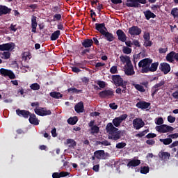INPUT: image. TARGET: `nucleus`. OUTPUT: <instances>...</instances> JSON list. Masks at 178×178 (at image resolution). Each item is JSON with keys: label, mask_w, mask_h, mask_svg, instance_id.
<instances>
[{"label": "nucleus", "mask_w": 178, "mask_h": 178, "mask_svg": "<svg viewBox=\"0 0 178 178\" xmlns=\"http://www.w3.org/2000/svg\"><path fill=\"white\" fill-rule=\"evenodd\" d=\"M102 35L105 38V40H107L108 42H112L115 40V37L113 36V33H109L108 31H106Z\"/></svg>", "instance_id": "24"}, {"label": "nucleus", "mask_w": 178, "mask_h": 178, "mask_svg": "<svg viewBox=\"0 0 178 178\" xmlns=\"http://www.w3.org/2000/svg\"><path fill=\"white\" fill-rule=\"evenodd\" d=\"M62 19V15L60 14H56L54 15V21H59Z\"/></svg>", "instance_id": "50"}, {"label": "nucleus", "mask_w": 178, "mask_h": 178, "mask_svg": "<svg viewBox=\"0 0 178 178\" xmlns=\"http://www.w3.org/2000/svg\"><path fill=\"white\" fill-rule=\"evenodd\" d=\"M74 110L77 113H81L84 112V104L83 102H78L75 107Z\"/></svg>", "instance_id": "23"}, {"label": "nucleus", "mask_w": 178, "mask_h": 178, "mask_svg": "<svg viewBox=\"0 0 178 178\" xmlns=\"http://www.w3.org/2000/svg\"><path fill=\"white\" fill-rule=\"evenodd\" d=\"M156 137V135L155 134H148L147 136H146V138H148V139H150V138H154Z\"/></svg>", "instance_id": "58"}, {"label": "nucleus", "mask_w": 178, "mask_h": 178, "mask_svg": "<svg viewBox=\"0 0 178 178\" xmlns=\"http://www.w3.org/2000/svg\"><path fill=\"white\" fill-rule=\"evenodd\" d=\"M49 95L56 99H59L63 97V95L59 92H50Z\"/></svg>", "instance_id": "35"}, {"label": "nucleus", "mask_w": 178, "mask_h": 178, "mask_svg": "<svg viewBox=\"0 0 178 178\" xmlns=\"http://www.w3.org/2000/svg\"><path fill=\"white\" fill-rule=\"evenodd\" d=\"M150 105H151L150 102H145V101H141V102H137L136 106L139 109L146 110L148 108H149Z\"/></svg>", "instance_id": "17"}, {"label": "nucleus", "mask_w": 178, "mask_h": 178, "mask_svg": "<svg viewBox=\"0 0 178 178\" xmlns=\"http://www.w3.org/2000/svg\"><path fill=\"white\" fill-rule=\"evenodd\" d=\"M168 120L170 124H173L175 122V117H172V115H169L168 117Z\"/></svg>", "instance_id": "51"}, {"label": "nucleus", "mask_w": 178, "mask_h": 178, "mask_svg": "<svg viewBox=\"0 0 178 178\" xmlns=\"http://www.w3.org/2000/svg\"><path fill=\"white\" fill-rule=\"evenodd\" d=\"M111 80H113L116 86H120L122 88H116V94L122 95V93L126 94L127 92V81H124L123 79L120 75H113Z\"/></svg>", "instance_id": "2"}, {"label": "nucleus", "mask_w": 178, "mask_h": 178, "mask_svg": "<svg viewBox=\"0 0 178 178\" xmlns=\"http://www.w3.org/2000/svg\"><path fill=\"white\" fill-rule=\"evenodd\" d=\"M95 29L96 30L100 33V34H103L104 33L106 32V31H107V29L106 27V24L105 23H102V24H98L97 23L96 24H95Z\"/></svg>", "instance_id": "20"}, {"label": "nucleus", "mask_w": 178, "mask_h": 178, "mask_svg": "<svg viewBox=\"0 0 178 178\" xmlns=\"http://www.w3.org/2000/svg\"><path fill=\"white\" fill-rule=\"evenodd\" d=\"M171 15L174 18H178V8H173L171 10Z\"/></svg>", "instance_id": "44"}, {"label": "nucleus", "mask_w": 178, "mask_h": 178, "mask_svg": "<svg viewBox=\"0 0 178 178\" xmlns=\"http://www.w3.org/2000/svg\"><path fill=\"white\" fill-rule=\"evenodd\" d=\"M124 73L127 76H134L135 74L133 64L127 65V67L124 68Z\"/></svg>", "instance_id": "21"}, {"label": "nucleus", "mask_w": 178, "mask_h": 178, "mask_svg": "<svg viewBox=\"0 0 178 178\" xmlns=\"http://www.w3.org/2000/svg\"><path fill=\"white\" fill-rule=\"evenodd\" d=\"M30 88L33 91H38L40 89V86L38 83H33L31 85Z\"/></svg>", "instance_id": "39"}, {"label": "nucleus", "mask_w": 178, "mask_h": 178, "mask_svg": "<svg viewBox=\"0 0 178 178\" xmlns=\"http://www.w3.org/2000/svg\"><path fill=\"white\" fill-rule=\"evenodd\" d=\"M72 72H74V73H79L81 72V70L79 68H78L77 67H72Z\"/></svg>", "instance_id": "59"}, {"label": "nucleus", "mask_w": 178, "mask_h": 178, "mask_svg": "<svg viewBox=\"0 0 178 178\" xmlns=\"http://www.w3.org/2000/svg\"><path fill=\"white\" fill-rule=\"evenodd\" d=\"M165 84V81L163 80L155 84L152 88V97H153L156 95L158 91H159L163 86Z\"/></svg>", "instance_id": "11"}, {"label": "nucleus", "mask_w": 178, "mask_h": 178, "mask_svg": "<svg viewBox=\"0 0 178 178\" xmlns=\"http://www.w3.org/2000/svg\"><path fill=\"white\" fill-rule=\"evenodd\" d=\"M53 178H61L60 175L58 172H54L52 175Z\"/></svg>", "instance_id": "63"}, {"label": "nucleus", "mask_w": 178, "mask_h": 178, "mask_svg": "<svg viewBox=\"0 0 178 178\" xmlns=\"http://www.w3.org/2000/svg\"><path fill=\"white\" fill-rule=\"evenodd\" d=\"M120 61L122 63V64H125L126 63L127 66L131 65L130 57L128 56L121 55L120 56Z\"/></svg>", "instance_id": "26"}, {"label": "nucleus", "mask_w": 178, "mask_h": 178, "mask_svg": "<svg viewBox=\"0 0 178 178\" xmlns=\"http://www.w3.org/2000/svg\"><path fill=\"white\" fill-rule=\"evenodd\" d=\"M12 9L6 6L0 5V16L11 13Z\"/></svg>", "instance_id": "22"}, {"label": "nucleus", "mask_w": 178, "mask_h": 178, "mask_svg": "<svg viewBox=\"0 0 178 178\" xmlns=\"http://www.w3.org/2000/svg\"><path fill=\"white\" fill-rule=\"evenodd\" d=\"M36 19H37L36 16H35V15L32 16V18H31V28H32L31 32L35 33H36V28H37V26H38Z\"/></svg>", "instance_id": "30"}, {"label": "nucleus", "mask_w": 178, "mask_h": 178, "mask_svg": "<svg viewBox=\"0 0 178 178\" xmlns=\"http://www.w3.org/2000/svg\"><path fill=\"white\" fill-rule=\"evenodd\" d=\"M61 35V33H60V31L59 30H57L56 31H54L51 36H50V40L51 41H56L58 40V38H59V36H60Z\"/></svg>", "instance_id": "33"}, {"label": "nucleus", "mask_w": 178, "mask_h": 178, "mask_svg": "<svg viewBox=\"0 0 178 178\" xmlns=\"http://www.w3.org/2000/svg\"><path fill=\"white\" fill-rule=\"evenodd\" d=\"M51 11L54 13H59L61 12V8H60V6H55L52 8L51 9Z\"/></svg>", "instance_id": "43"}, {"label": "nucleus", "mask_w": 178, "mask_h": 178, "mask_svg": "<svg viewBox=\"0 0 178 178\" xmlns=\"http://www.w3.org/2000/svg\"><path fill=\"white\" fill-rule=\"evenodd\" d=\"M116 35L118 37V40L121 42H125L127 40V36L122 29L116 31Z\"/></svg>", "instance_id": "16"}, {"label": "nucleus", "mask_w": 178, "mask_h": 178, "mask_svg": "<svg viewBox=\"0 0 178 178\" xmlns=\"http://www.w3.org/2000/svg\"><path fill=\"white\" fill-rule=\"evenodd\" d=\"M94 156L99 160L100 159L106 160L110 156L108 153L105 152V150L95 151Z\"/></svg>", "instance_id": "6"}, {"label": "nucleus", "mask_w": 178, "mask_h": 178, "mask_svg": "<svg viewBox=\"0 0 178 178\" xmlns=\"http://www.w3.org/2000/svg\"><path fill=\"white\" fill-rule=\"evenodd\" d=\"M152 42L149 40H145V42H144V46L147 47H152Z\"/></svg>", "instance_id": "52"}, {"label": "nucleus", "mask_w": 178, "mask_h": 178, "mask_svg": "<svg viewBox=\"0 0 178 178\" xmlns=\"http://www.w3.org/2000/svg\"><path fill=\"white\" fill-rule=\"evenodd\" d=\"M93 43L94 41L92 39H85L83 40L82 46L85 48H90Z\"/></svg>", "instance_id": "31"}, {"label": "nucleus", "mask_w": 178, "mask_h": 178, "mask_svg": "<svg viewBox=\"0 0 178 178\" xmlns=\"http://www.w3.org/2000/svg\"><path fill=\"white\" fill-rule=\"evenodd\" d=\"M34 111L36 115L42 117L51 115L52 114L51 110H47L46 107H39L38 108H35Z\"/></svg>", "instance_id": "5"}, {"label": "nucleus", "mask_w": 178, "mask_h": 178, "mask_svg": "<svg viewBox=\"0 0 178 178\" xmlns=\"http://www.w3.org/2000/svg\"><path fill=\"white\" fill-rule=\"evenodd\" d=\"M177 146H178V140H175V141L173 142V143H172V144L169 146V147H170V148H174V147H177Z\"/></svg>", "instance_id": "61"}, {"label": "nucleus", "mask_w": 178, "mask_h": 178, "mask_svg": "<svg viewBox=\"0 0 178 178\" xmlns=\"http://www.w3.org/2000/svg\"><path fill=\"white\" fill-rule=\"evenodd\" d=\"M110 72H111V74H118V67L115 66V65L111 67L110 68Z\"/></svg>", "instance_id": "45"}, {"label": "nucleus", "mask_w": 178, "mask_h": 178, "mask_svg": "<svg viewBox=\"0 0 178 178\" xmlns=\"http://www.w3.org/2000/svg\"><path fill=\"white\" fill-rule=\"evenodd\" d=\"M140 164V160H129V162H128L127 166L129 168H136Z\"/></svg>", "instance_id": "28"}, {"label": "nucleus", "mask_w": 178, "mask_h": 178, "mask_svg": "<svg viewBox=\"0 0 178 178\" xmlns=\"http://www.w3.org/2000/svg\"><path fill=\"white\" fill-rule=\"evenodd\" d=\"M0 74L4 77L8 76L11 80L16 79V75H15L13 72L6 68L0 69Z\"/></svg>", "instance_id": "7"}, {"label": "nucleus", "mask_w": 178, "mask_h": 178, "mask_svg": "<svg viewBox=\"0 0 178 178\" xmlns=\"http://www.w3.org/2000/svg\"><path fill=\"white\" fill-rule=\"evenodd\" d=\"M126 6L128 8H138L141 6L137 2V0H127Z\"/></svg>", "instance_id": "19"}, {"label": "nucleus", "mask_w": 178, "mask_h": 178, "mask_svg": "<svg viewBox=\"0 0 178 178\" xmlns=\"http://www.w3.org/2000/svg\"><path fill=\"white\" fill-rule=\"evenodd\" d=\"M17 25H13V24H11L10 26V31H13L14 33L17 32V29H16Z\"/></svg>", "instance_id": "54"}, {"label": "nucleus", "mask_w": 178, "mask_h": 178, "mask_svg": "<svg viewBox=\"0 0 178 178\" xmlns=\"http://www.w3.org/2000/svg\"><path fill=\"white\" fill-rule=\"evenodd\" d=\"M158 66H159L158 62L154 63H152L150 64V66H149V68L147 69V73L149 72H156Z\"/></svg>", "instance_id": "32"}, {"label": "nucleus", "mask_w": 178, "mask_h": 178, "mask_svg": "<svg viewBox=\"0 0 178 178\" xmlns=\"http://www.w3.org/2000/svg\"><path fill=\"white\" fill-rule=\"evenodd\" d=\"M166 61L169 63H173L175 61V51H172L168 55H166Z\"/></svg>", "instance_id": "34"}, {"label": "nucleus", "mask_w": 178, "mask_h": 178, "mask_svg": "<svg viewBox=\"0 0 178 178\" xmlns=\"http://www.w3.org/2000/svg\"><path fill=\"white\" fill-rule=\"evenodd\" d=\"M114 96V91L112 89L104 90L99 92V97L102 99H108Z\"/></svg>", "instance_id": "8"}, {"label": "nucleus", "mask_w": 178, "mask_h": 178, "mask_svg": "<svg viewBox=\"0 0 178 178\" xmlns=\"http://www.w3.org/2000/svg\"><path fill=\"white\" fill-rule=\"evenodd\" d=\"M159 141L161 143H163L165 145H168L170 144H172V138H165V139H159Z\"/></svg>", "instance_id": "40"}, {"label": "nucleus", "mask_w": 178, "mask_h": 178, "mask_svg": "<svg viewBox=\"0 0 178 178\" xmlns=\"http://www.w3.org/2000/svg\"><path fill=\"white\" fill-rule=\"evenodd\" d=\"M146 143H147V145H153L155 144V140H147L146 141Z\"/></svg>", "instance_id": "62"}, {"label": "nucleus", "mask_w": 178, "mask_h": 178, "mask_svg": "<svg viewBox=\"0 0 178 178\" xmlns=\"http://www.w3.org/2000/svg\"><path fill=\"white\" fill-rule=\"evenodd\" d=\"M142 33V30L137 26H133L128 29V33L131 36L140 35Z\"/></svg>", "instance_id": "12"}, {"label": "nucleus", "mask_w": 178, "mask_h": 178, "mask_svg": "<svg viewBox=\"0 0 178 178\" xmlns=\"http://www.w3.org/2000/svg\"><path fill=\"white\" fill-rule=\"evenodd\" d=\"M29 118V122L31 124L39 125L40 120L37 118L35 114H31Z\"/></svg>", "instance_id": "27"}, {"label": "nucleus", "mask_w": 178, "mask_h": 178, "mask_svg": "<svg viewBox=\"0 0 178 178\" xmlns=\"http://www.w3.org/2000/svg\"><path fill=\"white\" fill-rule=\"evenodd\" d=\"M126 145H127V144L124 142L118 143L116 144V148L122 149Z\"/></svg>", "instance_id": "47"}, {"label": "nucleus", "mask_w": 178, "mask_h": 178, "mask_svg": "<svg viewBox=\"0 0 178 178\" xmlns=\"http://www.w3.org/2000/svg\"><path fill=\"white\" fill-rule=\"evenodd\" d=\"M172 97H173L176 99H178V91L172 93Z\"/></svg>", "instance_id": "64"}, {"label": "nucleus", "mask_w": 178, "mask_h": 178, "mask_svg": "<svg viewBox=\"0 0 178 178\" xmlns=\"http://www.w3.org/2000/svg\"><path fill=\"white\" fill-rule=\"evenodd\" d=\"M15 47H16V44L13 42L0 44V51H12L15 49Z\"/></svg>", "instance_id": "10"}, {"label": "nucleus", "mask_w": 178, "mask_h": 178, "mask_svg": "<svg viewBox=\"0 0 178 178\" xmlns=\"http://www.w3.org/2000/svg\"><path fill=\"white\" fill-rule=\"evenodd\" d=\"M168 138H171L172 139H175V138H178V133L177 134H170L168 136Z\"/></svg>", "instance_id": "60"}, {"label": "nucleus", "mask_w": 178, "mask_h": 178, "mask_svg": "<svg viewBox=\"0 0 178 178\" xmlns=\"http://www.w3.org/2000/svg\"><path fill=\"white\" fill-rule=\"evenodd\" d=\"M149 172V167L148 166H143L140 168V173L146 175L147 173Z\"/></svg>", "instance_id": "41"}, {"label": "nucleus", "mask_w": 178, "mask_h": 178, "mask_svg": "<svg viewBox=\"0 0 178 178\" xmlns=\"http://www.w3.org/2000/svg\"><path fill=\"white\" fill-rule=\"evenodd\" d=\"M51 134H52V136L53 138H56L57 137L58 134L56 133V127H54L51 130Z\"/></svg>", "instance_id": "57"}, {"label": "nucleus", "mask_w": 178, "mask_h": 178, "mask_svg": "<svg viewBox=\"0 0 178 178\" xmlns=\"http://www.w3.org/2000/svg\"><path fill=\"white\" fill-rule=\"evenodd\" d=\"M159 70L163 72L165 75L171 72V66L167 63H160Z\"/></svg>", "instance_id": "14"}, {"label": "nucleus", "mask_w": 178, "mask_h": 178, "mask_svg": "<svg viewBox=\"0 0 178 178\" xmlns=\"http://www.w3.org/2000/svg\"><path fill=\"white\" fill-rule=\"evenodd\" d=\"M127 114H122L120 117H115L113 120V123L109 122L106 126V132L108 134V139L113 140L115 141L119 140L122 138V134H123V131H119L118 129L120 125L122 123L125 119H127Z\"/></svg>", "instance_id": "1"}, {"label": "nucleus", "mask_w": 178, "mask_h": 178, "mask_svg": "<svg viewBox=\"0 0 178 178\" xmlns=\"http://www.w3.org/2000/svg\"><path fill=\"white\" fill-rule=\"evenodd\" d=\"M163 123V118L160 117L158 118L157 121L155 122V124L157 125H161Z\"/></svg>", "instance_id": "55"}, {"label": "nucleus", "mask_w": 178, "mask_h": 178, "mask_svg": "<svg viewBox=\"0 0 178 178\" xmlns=\"http://www.w3.org/2000/svg\"><path fill=\"white\" fill-rule=\"evenodd\" d=\"M148 84L149 83L147 81H144L141 82L140 84L133 83V86L136 88L137 91H139L140 92H145V88H148Z\"/></svg>", "instance_id": "9"}, {"label": "nucleus", "mask_w": 178, "mask_h": 178, "mask_svg": "<svg viewBox=\"0 0 178 178\" xmlns=\"http://www.w3.org/2000/svg\"><path fill=\"white\" fill-rule=\"evenodd\" d=\"M16 114L19 117L24 118L25 119H28L31 115L30 111L26 110H20L19 108L16 110Z\"/></svg>", "instance_id": "18"}, {"label": "nucleus", "mask_w": 178, "mask_h": 178, "mask_svg": "<svg viewBox=\"0 0 178 178\" xmlns=\"http://www.w3.org/2000/svg\"><path fill=\"white\" fill-rule=\"evenodd\" d=\"M10 56H11V53L9 51H4L0 54L1 58H3L4 60L10 59Z\"/></svg>", "instance_id": "36"}, {"label": "nucleus", "mask_w": 178, "mask_h": 178, "mask_svg": "<svg viewBox=\"0 0 178 178\" xmlns=\"http://www.w3.org/2000/svg\"><path fill=\"white\" fill-rule=\"evenodd\" d=\"M69 124L74 125L78 122V117H71L67 120Z\"/></svg>", "instance_id": "38"}, {"label": "nucleus", "mask_w": 178, "mask_h": 178, "mask_svg": "<svg viewBox=\"0 0 178 178\" xmlns=\"http://www.w3.org/2000/svg\"><path fill=\"white\" fill-rule=\"evenodd\" d=\"M66 144L69 145V147L70 148H74V147H76L77 145V143H76V141L73 139H67L66 140Z\"/></svg>", "instance_id": "37"}, {"label": "nucleus", "mask_w": 178, "mask_h": 178, "mask_svg": "<svg viewBox=\"0 0 178 178\" xmlns=\"http://www.w3.org/2000/svg\"><path fill=\"white\" fill-rule=\"evenodd\" d=\"M99 145H102L104 146H111V142H108V140H102L98 142Z\"/></svg>", "instance_id": "46"}, {"label": "nucleus", "mask_w": 178, "mask_h": 178, "mask_svg": "<svg viewBox=\"0 0 178 178\" xmlns=\"http://www.w3.org/2000/svg\"><path fill=\"white\" fill-rule=\"evenodd\" d=\"M153 60L152 58H143L138 62V66L140 69V72L143 74H147L148 68L152 63Z\"/></svg>", "instance_id": "3"}, {"label": "nucleus", "mask_w": 178, "mask_h": 178, "mask_svg": "<svg viewBox=\"0 0 178 178\" xmlns=\"http://www.w3.org/2000/svg\"><path fill=\"white\" fill-rule=\"evenodd\" d=\"M155 129L160 134H166V133H169V132H172L175 129L172 127H170L166 124H162L160 126H157L155 127Z\"/></svg>", "instance_id": "4"}, {"label": "nucleus", "mask_w": 178, "mask_h": 178, "mask_svg": "<svg viewBox=\"0 0 178 178\" xmlns=\"http://www.w3.org/2000/svg\"><path fill=\"white\" fill-rule=\"evenodd\" d=\"M161 160L167 161L171 156V154L168 152H161L159 154Z\"/></svg>", "instance_id": "29"}, {"label": "nucleus", "mask_w": 178, "mask_h": 178, "mask_svg": "<svg viewBox=\"0 0 178 178\" xmlns=\"http://www.w3.org/2000/svg\"><path fill=\"white\" fill-rule=\"evenodd\" d=\"M95 120H92L88 123V127H90L91 134L92 135L97 134L100 131L99 127L97 125H95Z\"/></svg>", "instance_id": "15"}, {"label": "nucleus", "mask_w": 178, "mask_h": 178, "mask_svg": "<svg viewBox=\"0 0 178 178\" xmlns=\"http://www.w3.org/2000/svg\"><path fill=\"white\" fill-rule=\"evenodd\" d=\"M143 14L147 20H149L150 19H155L156 17V15L154 14L150 10L143 11Z\"/></svg>", "instance_id": "25"}, {"label": "nucleus", "mask_w": 178, "mask_h": 178, "mask_svg": "<svg viewBox=\"0 0 178 178\" xmlns=\"http://www.w3.org/2000/svg\"><path fill=\"white\" fill-rule=\"evenodd\" d=\"M59 174L60 177H66L70 175L68 172H64V171L60 172Z\"/></svg>", "instance_id": "56"}, {"label": "nucleus", "mask_w": 178, "mask_h": 178, "mask_svg": "<svg viewBox=\"0 0 178 178\" xmlns=\"http://www.w3.org/2000/svg\"><path fill=\"white\" fill-rule=\"evenodd\" d=\"M97 85L99 86L100 88H105L106 82L102 81H98Z\"/></svg>", "instance_id": "49"}, {"label": "nucleus", "mask_w": 178, "mask_h": 178, "mask_svg": "<svg viewBox=\"0 0 178 178\" xmlns=\"http://www.w3.org/2000/svg\"><path fill=\"white\" fill-rule=\"evenodd\" d=\"M122 52L124 54L129 55L131 53V49L128 47L124 46V47H122Z\"/></svg>", "instance_id": "42"}, {"label": "nucleus", "mask_w": 178, "mask_h": 178, "mask_svg": "<svg viewBox=\"0 0 178 178\" xmlns=\"http://www.w3.org/2000/svg\"><path fill=\"white\" fill-rule=\"evenodd\" d=\"M147 132H148L147 130L143 131H141L140 133L136 134V137H138V138H142V137L145 136V134H146Z\"/></svg>", "instance_id": "48"}, {"label": "nucleus", "mask_w": 178, "mask_h": 178, "mask_svg": "<svg viewBox=\"0 0 178 178\" xmlns=\"http://www.w3.org/2000/svg\"><path fill=\"white\" fill-rule=\"evenodd\" d=\"M145 126V122L141 118H136L133 120V127L136 130L143 128Z\"/></svg>", "instance_id": "13"}, {"label": "nucleus", "mask_w": 178, "mask_h": 178, "mask_svg": "<svg viewBox=\"0 0 178 178\" xmlns=\"http://www.w3.org/2000/svg\"><path fill=\"white\" fill-rule=\"evenodd\" d=\"M109 107H110L111 109H112V110H117L118 108V106L116 105L115 103H111V104H109Z\"/></svg>", "instance_id": "53"}]
</instances>
